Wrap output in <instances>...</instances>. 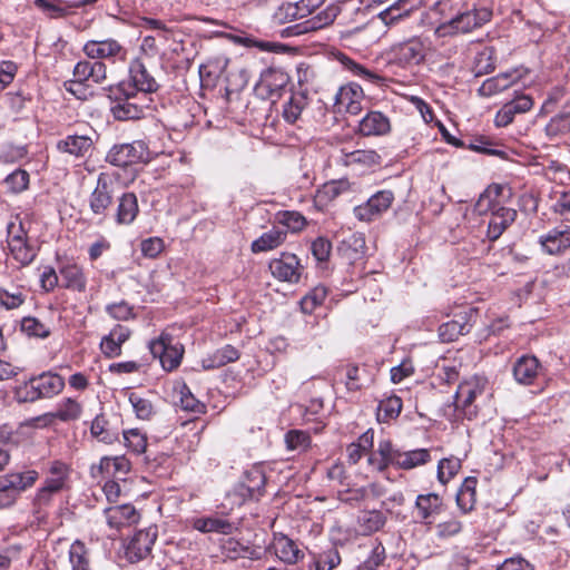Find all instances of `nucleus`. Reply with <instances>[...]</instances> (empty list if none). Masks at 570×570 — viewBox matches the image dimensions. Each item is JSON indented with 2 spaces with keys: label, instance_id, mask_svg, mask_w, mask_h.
Masks as SVG:
<instances>
[{
  "label": "nucleus",
  "instance_id": "1",
  "mask_svg": "<svg viewBox=\"0 0 570 570\" xmlns=\"http://www.w3.org/2000/svg\"><path fill=\"white\" fill-rule=\"evenodd\" d=\"M110 112L116 120H137L146 117L156 109L155 101L150 96L139 94L126 81L120 82L110 94Z\"/></svg>",
  "mask_w": 570,
  "mask_h": 570
},
{
  "label": "nucleus",
  "instance_id": "2",
  "mask_svg": "<svg viewBox=\"0 0 570 570\" xmlns=\"http://www.w3.org/2000/svg\"><path fill=\"white\" fill-rule=\"evenodd\" d=\"M426 460L425 449L402 452L395 449L390 440H381L376 452L368 456V464L377 471H383L389 465L410 470L424 464Z\"/></svg>",
  "mask_w": 570,
  "mask_h": 570
},
{
  "label": "nucleus",
  "instance_id": "3",
  "mask_svg": "<svg viewBox=\"0 0 570 570\" xmlns=\"http://www.w3.org/2000/svg\"><path fill=\"white\" fill-rule=\"evenodd\" d=\"M407 10L400 12L397 7L392 6L389 9L382 11L377 16L376 20H371L364 26L344 31L342 33V39L348 46H354L358 50L366 49L379 41L381 33V28L379 26L380 22L387 26L402 18L403 16H407Z\"/></svg>",
  "mask_w": 570,
  "mask_h": 570
},
{
  "label": "nucleus",
  "instance_id": "4",
  "mask_svg": "<svg viewBox=\"0 0 570 570\" xmlns=\"http://www.w3.org/2000/svg\"><path fill=\"white\" fill-rule=\"evenodd\" d=\"M65 387V380L57 373L43 372L30 377L14 390V399L19 403H32L40 399L58 395Z\"/></svg>",
  "mask_w": 570,
  "mask_h": 570
},
{
  "label": "nucleus",
  "instance_id": "5",
  "mask_svg": "<svg viewBox=\"0 0 570 570\" xmlns=\"http://www.w3.org/2000/svg\"><path fill=\"white\" fill-rule=\"evenodd\" d=\"M119 194L117 176L101 171L97 176L96 186L89 195L88 206L94 216L105 219Z\"/></svg>",
  "mask_w": 570,
  "mask_h": 570
},
{
  "label": "nucleus",
  "instance_id": "6",
  "mask_svg": "<svg viewBox=\"0 0 570 570\" xmlns=\"http://www.w3.org/2000/svg\"><path fill=\"white\" fill-rule=\"evenodd\" d=\"M492 18V10L482 7L451 17L446 22L439 24L435 29L438 37L466 33L489 22Z\"/></svg>",
  "mask_w": 570,
  "mask_h": 570
},
{
  "label": "nucleus",
  "instance_id": "7",
  "mask_svg": "<svg viewBox=\"0 0 570 570\" xmlns=\"http://www.w3.org/2000/svg\"><path fill=\"white\" fill-rule=\"evenodd\" d=\"M426 53L425 39L413 37L404 42L393 45L387 50L386 58L389 63L410 67L424 61Z\"/></svg>",
  "mask_w": 570,
  "mask_h": 570
},
{
  "label": "nucleus",
  "instance_id": "8",
  "mask_svg": "<svg viewBox=\"0 0 570 570\" xmlns=\"http://www.w3.org/2000/svg\"><path fill=\"white\" fill-rule=\"evenodd\" d=\"M151 153L144 140H135L128 144L115 145L106 156V161L112 166L126 167L140 163H148Z\"/></svg>",
  "mask_w": 570,
  "mask_h": 570
},
{
  "label": "nucleus",
  "instance_id": "9",
  "mask_svg": "<svg viewBox=\"0 0 570 570\" xmlns=\"http://www.w3.org/2000/svg\"><path fill=\"white\" fill-rule=\"evenodd\" d=\"M39 474L35 470L13 472L0 478V508L10 507L19 492L31 487Z\"/></svg>",
  "mask_w": 570,
  "mask_h": 570
},
{
  "label": "nucleus",
  "instance_id": "10",
  "mask_svg": "<svg viewBox=\"0 0 570 570\" xmlns=\"http://www.w3.org/2000/svg\"><path fill=\"white\" fill-rule=\"evenodd\" d=\"M174 337L163 332L157 338L149 342L148 347L155 358H158L165 371L175 370L181 362L183 346L174 344Z\"/></svg>",
  "mask_w": 570,
  "mask_h": 570
},
{
  "label": "nucleus",
  "instance_id": "11",
  "mask_svg": "<svg viewBox=\"0 0 570 570\" xmlns=\"http://www.w3.org/2000/svg\"><path fill=\"white\" fill-rule=\"evenodd\" d=\"M272 275L279 282L297 284L305 271L301 259L292 253H281L276 258L271 259L268 264Z\"/></svg>",
  "mask_w": 570,
  "mask_h": 570
},
{
  "label": "nucleus",
  "instance_id": "12",
  "mask_svg": "<svg viewBox=\"0 0 570 570\" xmlns=\"http://www.w3.org/2000/svg\"><path fill=\"white\" fill-rule=\"evenodd\" d=\"M394 202L391 190H380L372 195L364 204L355 206L354 216L361 222H372L385 213Z\"/></svg>",
  "mask_w": 570,
  "mask_h": 570
},
{
  "label": "nucleus",
  "instance_id": "13",
  "mask_svg": "<svg viewBox=\"0 0 570 570\" xmlns=\"http://www.w3.org/2000/svg\"><path fill=\"white\" fill-rule=\"evenodd\" d=\"M158 535L156 525L138 530L126 547V557L130 562H139L146 559L155 544Z\"/></svg>",
  "mask_w": 570,
  "mask_h": 570
},
{
  "label": "nucleus",
  "instance_id": "14",
  "mask_svg": "<svg viewBox=\"0 0 570 570\" xmlns=\"http://www.w3.org/2000/svg\"><path fill=\"white\" fill-rule=\"evenodd\" d=\"M482 393L483 386L478 381L460 384L454 394V411L468 420H472L478 413L476 406L473 403Z\"/></svg>",
  "mask_w": 570,
  "mask_h": 570
},
{
  "label": "nucleus",
  "instance_id": "15",
  "mask_svg": "<svg viewBox=\"0 0 570 570\" xmlns=\"http://www.w3.org/2000/svg\"><path fill=\"white\" fill-rule=\"evenodd\" d=\"M129 78L130 80L127 83H131L139 94L149 96L156 92L160 87L156 78L149 72L144 61L139 58L130 62Z\"/></svg>",
  "mask_w": 570,
  "mask_h": 570
},
{
  "label": "nucleus",
  "instance_id": "16",
  "mask_svg": "<svg viewBox=\"0 0 570 570\" xmlns=\"http://www.w3.org/2000/svg\"><path fill=\"white\" fill-rule=\"evenodd\" d=\"M71 86L81 87L87 82L102 83L106 80V65L101 61H79L73 68Z\"/></svg>",
  "mask_w": 570,
  "mask_h": 570
},
{
  "label": "nucleus",
  "instance_id": "17",
  "mask_svg": "<svg viewBox=\"0 0 570 570\" xmlns=\"http://www.w3.org/2000/svg\"><path fill=\"white\" fill-rule=\"evenodd\" d=\"M364 94L360 85L351 82L340 88L335 95V107L338 111L357 115L362 110Z\"/></svg>",
  "mask_w": 570,
  "mask_h": 570
},
{
  "label": "nucleus",
  "instance_id": "18",
  "mask_svg": "<svg viewBox=\"0 0 570 570\" xmlns=\"http://www.w3.org/2000/svg\"><path fill=\"white\" fill-rule=\"evenodd\" d=\"M83 52L91 59H125L126 50L122 46L114 40H89L83 46Z\"/></svg>",
  "mask_w": 570,
  "mask_h": 570
},
{
  "label": "nucleus",
  "instance_id": "19",
  "mask_svg": "<svg viewBox=\"0 0 570 570\" xmlns=\"http://www.w3.org/2000/svg\"><path fill=\"white\" fill-rule=\"evenodd\" d=\"M266 476L261 466H253L244 474V480L238 487V492L244 499L258 500L263 495Z\"/></svg>",
  "mask_w": 570,
  "mask_h": 570
},
{
  "label": "nucleus",
  "instance_id": "20",
  "mask_svg": "<svg viewBox=\"0 0 570 570\" xmlns=\"http://www.w3.org/2000/svg\"><path fill=\"white\" fill-rule=\"evenodd\" d=\"M542 366L534 355H522L513 364L514 380L522 385H531L539 376Z\"/></svg>",
  "mask_w": 570,
  "mask_h": 570
},
{
  "label": "nucleus",
  "instance_id": "21",
  "mask_svg": "<svg viewBox=\"0 0 570 570\" xmlns=\"http://www.w3.org/2000/svg\"><path fill=\"white\" fill-rule=\"evenodd\" d=\"M518 213L513 208L498 207L492 210L488 222L487 238L495 242L504 230L515 220Z\"/></svg>",
  "mask_w": 570,
  "mask_h": 570
},
{
  "label": "nucleus",
  "instance_id": "22",
  "mask_svg": "<svg viewBox=\"0 0 570 570\" xmlns=\"http://www.w3.org/2000/svg\"><path fill=\"white\" fill-rule=\"evenodd\" d=\"M130 328L124 325H116L109 334L105 335L100 342L101 353L108 358H115L121 355V346L129 340Z\"/></svg>",
  "mask_w": 570,
  "mask_h": 570
},
{
  "label": "nucleus",
  "instance_id": "23",
  "mask_svg": "<svg viewBox=\"0 0 570 570\" xmlns=\"http://www.w3.org/2000/svg\"><path fill=\"white\" fill-rule=\"evenodd\" d=\"M115 220L118 225H130L135 222L139 213L138 199L136 194L126 191L118 194L116 200Z\"/></svg>",
  "mask_w": 570,
  "mask_h": 570
},
{
  "label": "nucleus",
  "instance_id": "24",
  "mask_svg": "<svg viewBox=\"0 0 570 570\" xmlns=\"http://www.w3.org/2000/svg\"><path fill=\"white\" fill-rule=\"evenodd\" d=\"M390 131V119L381 111H368L358 122V132L364 137L384 136Z\"/></svg>",
  "mask_w": 570,
  "mask_h": 570
},
{
  "label": "nucleus",
  "instance_id": "25",
  "mask_svg": "<svg viewBox=\"0 0 570 570\" xmlns=\"http://www.w3.org/2000/svg\"><path fill=\"white\" fill-rule=\"evenodd\" d=\"M272 546L276 557L285 563L294 564L304 558L297 543L283 533L274 534Z\"/></svg>",
  "mask_w": 570,
  "mask_h": 570
},
{
  "label": "nucleus",
  "instance_id": "26",
  "mask_svg": "<svg viewBox=\"0 0 570 570\" xmlns=\"http://www.w3.org/2000/svg\"><path fill=\"white\" fill-rule=\"evenodd\" d=\"M543 250L550 255L560 254L570 247V226L556 227L540 237Z\"/></svg>",
  "mask_w": 570,
  "mask_h": 570
},
{
  "label": "nucleus",
  "instance_id": "27",
  "mask_svg": "<svg viewBox=\"0 0 570 570\" xmlns=\"http://www.w3.org/2000/svg\"><path fill=\"white\" fill-rule=\"evenodd\" d=\"M107 524L111 529L119 530L138 521L139 514L134 505L121 504L105 509Z\"/></svg>",
  "mask_w": 570,
  "mask_h": 570
},
{
  "label": "nucleus",
  "instance_id": "28",
  "mask_svg": "<svg viewBox=\"0 0 570 570\" xmlns=\"http://www.w3.org/2000/svg\"><path fill=\"white\" fill-rule=\"evenodd\" d=\"M62 286L67 289L82 293L87 287V277L81 266L76 263L63 264L59 268Z\"/></svg>",
  "mask_w": 570,
  "mask_h": 570
},
{
  "label": "nucleus",
  "instance_id": "29",
  "mask_svg": "<svg viewBox=\"0 0 570 570\" xmlns=\"http://www.w3.org/2000/svg\"><path fill=\"white\" fill-rule=\"evenodd\" d=\"M472 328L466 313H460L454 320L443 323L439 327V337L441 342L449 343L455 341L459 336L468 334Z\"/></svg>",
  "mask_w": 570,
  "mask_h": 570
},
{
  "label": "nucleus",
  "instance_id": "30",
  "mask_svg": "<svg viewBox=\"0 0 570 570\" xmlns=\"http://www.w3.org/2000/svg\"><path fill=\"white\" fill-rule=\"evenodd\" d=\"M8 247L13 258L21 265L30 264L36 257V249L28 244L22 229L17 235L9 232Z\"/></svg>",
  "mask_w": 570,
  "mask_h": 570
},
{
  "label": "nucleus",
  "instance_id": "31",
  "mask_svg": "<svg viewBox=\"0 0 570 570\" xmlns=\"http://www.w3.org/2000/svg\"><path fill=\"white\" fill-rule=\"evenodd\" d=\"M351 190L347 179L331 180L316 190L314 203L320 208L326 207L331 202Z\"/></svg>",
  "mask_w": 570,
  "mask_h": 570
},
{
  "label": "nucleus",
  "instance_id": "32",
  "mask_svg": "<svg viewBox=\"0 0 570 570\" xmlns=\"http://www.w3.org/2000/svg\"><path fill=\"white\" fill-rule=\"evenodd\" d=\"M92 144L89 136L68 135L57 142V149L77 158H82L91 150Z\"/></svg>",
  "mask_w": 570,
  "mask_h": 570
},
{
  "label": "nucleus",
  "instance_id": "33",
  "mask_svg": "<svg viewBox=\"0 0 570 570\" xmlns=\"http://www.w3.org/2000/svg\"><path fill=\"white\" fill-rule=\"evenodd\" d=\"M306 1L307 0H302L295 3H282L273 13V22L276 24H284L295 19L304 18L307 13L311 12Z\"/></svg>",
  "mask_w": 570,
  "mask_h": 570
},
{
  "label": "nucleus",
  "instance_id": "34",
  "mask_svg": "<svg viewBox=\"0 0 570 570\" xmlns=\"http://www.w3.org/2000/svg\"><path fill=\"white\" fill-rule=\"evenodd\" d=\"M517 80L515 71L502 72L483 81L478 92L482 97H491L510 88Z\"/></svg>",
  "mask_w": 570,
  "mask_h": 570
},
{
  "label": "nucleus",
  "instance_id": "35",
  "mask_svg": "<svg viewBox=\"0 0 570 570\" xmlns=\"http://www.w3.org/2000/svg\"><path fill=\"white\" fill-rule=\"evenodd\" d=\"M288 75L279 69H267L258 83L259 89L266 90L271 97L278 96L279 90L288 82Z\"/></svg>",
  "mask_w": 570,
  "mask_h": 570
},
{
  "label": "nucleus",
  "instance_id": "36",
  "mask_svg": "<svg viewBox=\"0 0 570 570\" xmlns=\"http://www.w3.org/2000/svg\"><path fill=\"white\" fill-rule=\"evenodd\" d=\"M336 14L332 11H323L311 19H307L303 22L296 23L292 27H289V30L292 31V35L298 36L312 31L320 30L328 24H331Z\"/></svg>",
  "mask_w": 570,
  "mask_h": 570
},
{
  "label": "nucleus",
  "instance_id": "37",
  "mask_svg": "<svg viewBox=\"0 0 570 570\" xmlns=\"http://www.w3.org/2000/svg\"><path fill=\"white\" fill-rule=\"evenodd\" d=\"M285 239L286 232L274 227L255 239L250 245V249L253 253L268 252L281 246Z\"/></svg>",
  "mask_w": 570,
  "mask_h": 570
},
{
  "label": "nucleus",
  "instance_id": "38",
  "mask_svg": "<svg viewBox=\"0 0 570 570\" xmlns=\"http://www.w3.org/2000/svg\"><path fill=\"white\" fill-rule=\"evenodd\" d=\"M90 433L99 442H104L106 444H112L119 440L118 429L110 426L104 414H98L94 419L90 426Z\"/></svg>",
  "mask_w": 570,
  "mask_h": 570
},
{
  "label": "nucleus",
  "instance_id": "39",
  "mask_svg": "<svg viewBox=\"0 0 570 570\" xmlns=\"http://www.w3.org/2000/svg\"><path fill=\"white\" fill-rule=\"evenodd\" d=\"M239 358V352L233 345H225L203 360L204 368H218Z\"/></svg>",
  "mask_w": 570,
  "mask_h": 570
},
{
  "label": "nucleus",
  "instance_id": "40",
  "mask_svg": "<svg viewBox=\"0 0 570 570\" xmlns=\"http://www.w3.org/2000/svg\"><path fill=\"white\" fill-rule=\"evenodd\" d=\"M130 470V462L125 456L108 458L105 456L98 464L100 474L111 475L121 479Z\"/></svg>",
  "mask_w": 570,
  "mask_h": 570
},
{
  "label": "nucleus",
  "instance_id": "41",
  "mask_svg": "<svg viewBox=\"0 0 570 570\" xmlns=\"http://www.w3.org/2000/svg\"><path fill=\"white\" fill-rule=\"evenodd\" d=\"M193 527L203 533L216 532L223 534H229L234 529L232 522L216 517L197 518L194 520Z\"/></svg>",
  "mask_w": 570,
  "mask_h": 570
},
{
  "label": "nucleus",
  "instance_id": "42",
  "mask_svg": "<svg viewBox=\"0 0 570 570\" xmlns=\"http://www.w3.org/2000/svg\"><path fill=\"white\" fill-rule=\"evenodd\" d=\"M82 414V405L75 399L67 397L61 400L51 416L61 421L70 422L79 420Z\"/></svg>",
  "mask_w": 570,
  "mask_h": 570
},
{
  "label": "nucleus",
  "instance_id": "43",
  "mask_svg": "<svg viewBox=\"0 0 570 570\" xmlns=\"http://www.w3.org/2000/svg\"><path fill=\"white\" fill-rule=\"evenodd\" d=\"M431 379L430 385L436 389L455 383L459 379V373L454 365L446 364V362L443 361L442 364H435Z\"/></svg>",
  "mask_w": 570,
  "mask_h": 570
},
{
  "label": "nucleus",
  "instance_id": "44",
  "mask_svg": "<svg viewBox=\"0 0 570 570\" xmlns=\"http://www.w3.org/2000/svg\"><path fill=\"white\" fill-rule=\"evenodd\" d=\"M341 160L346 166L360 164L370 167L379 165L381 157L375 150L357 149L353 151H345V149H342Z\"/></svg>",
  "mask_w": 570,
  "mask_h": 570
},
{
  "label": "nucleus",
  "instance_id": "45",
  "mask_svg": "<svg viewBox=\"0 0 570 570\" xmlns=\"http://www.w3.org/2000/svg\"><path fill=\"white\" fill-rule=\"evenodd\" d=\"M501 187L498 185L489 186L483 193L480 194L475 205L474 212L479 215H485L500 207L497 203V198L500 195Z\"/></svg>",
  "mask_w": 570,
  "mask_h": 570
},
{
  "label": "nucleus",
  "instance_id": "46",
  "mask_svg": "<svg viewBox=\"0 0 570 570\" xmlns=\"http://www.w3.org/2000/svg\"><path fill=\"white\" fill-rule=\"evenodd\" d=\"M340 61L354 76L360 77L364 81L375 85H379L382 81H384V78L382 76H380L373 70L367 69L363 65L357 63L356 61H354L353 59L348 58L345 55H341Z\"/></svg>",
  "mask_w": 570,
  "mask_h": 570
},
{
  "label": "nucleus",
  "instance_id": "47",
  "mask_svg": "<svg viewBox=\"0 0 570 570\" xmlns=\"http://www.w3.org/2000/svg\"><path fill=\"white\" fill-rule=\"evenodd\" d=\"M570 130V102H568L562 111L552 117L546 126V132L550 137L563 135Z\"/></svg>",
  "mask_w": 570,
  "mask_h": 570
},
{
  "label": "nucleus",
  "instance_id": "48",
  "mask_svg": "<svg viewBox=\"0 0 570 570\" xmlns=\"http://www.w3.org/2000/svg\"><path fill=\"white\" fill-rule=\"evenodd\" d=\"M385 517L381 511H363L358 515V525L363 534L379 531L385 524Z\"/></svg>",
  "mask_w": 570,
  "mask_h": 570
},
{
  "label": "nucleus",
  "instance_id": "49",
  "mask_svg": "<svg viewBox=\"0 0 570 570\" xmlns=\"http://www.w3.org/2000/svg\"><path fill=\"white\" fill-rule=\"evenodd\" d=\"M495 68L494 50L492 48H484L476 53L473 61V72L475 77H481L490 73Z\"/></svg>",
  "mask_w": 570,
  "mask_h": 570
},
{
  "label": "nucleus",
  "instance_id": "50",
  "mask_svg": "<svg viewBox=\"0 0 570 570\" xmlns=\"http://www.w3.org/2000/svg\"><path fill=\"white\" fill-rule=\"evenodd\" d=\"M307 105V98L303 94H292L288 101L284 105L283 117L289 122L294 124L301 116L302 111Z\"/></svg>",
  "mask_w": 570,
  "mask_h": 570
},
{
  "label": "nucleus",
  "instance_id": "51",
  "mask_svg": "<svg viewBox=\"0 0 570 570\" xmlns=\"http://www.w3.org/2000/svg\"><path fill=\"white\" fill-rule=\"evenodd\" d=\"M125 446L134 454L139 455L146 451L147 436L139 429L122 432Z\"/></svg>",
  "mask_w": 570,
  "mask_h": 570
},
{
  "label": "nucleus",
  "instance_id": "52",
  "mask_svg": "<svg viewBox=\"0 0 570 570\" xmlns=\"http://www.w3.org/2000/svg\"><path fill=\"white\" fill-rule=\"evenodd\" d=\"M275 219L292 233L301 232L306 225V218L294 210H281L275 215Z\"/></svg>",
  "mask_w": 570,
  "mask_h": 570
},
{
  "label": "nucleus",
  "instance_id": "53",
  "mask_svg": "<svg viewBox=\"0 0 570 570\" xmlns=\"http://www.w3.org/2000/svg\"><path fill=\"white\" fill-rule=\"evenodd\" d=\"M475 478H466L456 494L458 505L465 512L472 509L475 501Z\"/></svg>",
  "mask_w": 570,
  "mask_h": 570
},
{
  "label": "nucleus",
  "instance_id": "54",
  "mask_svg": "<svg viewBox=\"0 0 570 570\" xmlns=\"http://www.w3.org/2000/svg\"><path fill=\"white\" fill-rule=\"evenodd\" d=\"M327 288L323 285L315 286L301 301V309L305 314H312L314 309L322 305L327 296Z\"/></svg>",
  "mask_w": 570,
  "mask_h": 570
},
{
  "label": "nucleus",
  "instance_id": "55",
  "mask_svg": "<svg viewBox=\"0 0 570 570\" xmlns=\"http://www.w3.org/2000/svg\"><path fill=\"white\" fill-rule=\"evenodd\" d=\"M402 410V400L399 396H389L380 401L377 406V417L382 421H389L399 416Z\"/></svg>",
  "mask_w": 570,
  "mask_h": 570
},
{
  "label": "nucleus",
  "instance_id": "56",
  "mask_svg": "<svg viewBox=\"0 0 570 570\" xmlns=\"http://www.w3.org/2000/svg\"><path fill=\"white\" fill-rule=\"evenodd\" d=\"M69 560L72 570H89V559L86 546L77 540L69 549Z\"/></svg>",
  "mask_w": 570,
  "mask_h": 570
},
{
  "label": "nucleus",
  "instance_id": "57",
  "mask_svg": "<svg viewBox=\"0 0 570 570\" xmlns=\"http://www.w3.org/2000/svg\"><path fill=\"white\" fill-rule=\"evenodd\" d=\"M21 331L28 336L46 338L50 335V328L32 316L23 317L21 321Z\"/></svg>",
  "mask_w": 570,
  "mask_h": 570
},
{
  "label": "nucleus",
  "instance_id": "58",
  "mask_svg": "<svg viewBox=\"0 0 570 570\" xmlns=\"http://www.w3.org/2000/svg\"><path fill=\"white\" fill-rule=\"evenodd\" d=\"M29 178L28 171L18 168L6 177L4 183L9 191L19 194L28 188Z\"/></svg>",
  "mask_w": 570,
  "mask_h": 570
},
{
  "label": "nucleus",
  "instance_id": "59",
  "mask_svg": "<svg viewBox=\"0 0 570 570\" xmlns=\"http://www.w3.org/2000/svg\"><path fill=\"white\" fill-rule=\"evenodd\" d=\"M285 443L288 450L305 451L311 445V436L307 432L291 430L285 434Z\"/></svg>",
  "mask_w": 570,
  "mask_h": 570
},
{
  "label": "nucleus",
  "instance_id": "60",
  "mask_svg": "<svg viewBox=\"0 0 570 570\" xmlns=\"http://www.w3.org/2000/svg\"><path fill=\"white\" fill-rule=\"evenodd\" d=\"M460 468L459 459L449 458L440 460L438 464V480L441 484H446L458 473Z\"/></svg>",
  "mask_w": 570,
  "mask_h": 570
},
{
  "label": "nucleus",
  "instance_id": "61",
  "mask_svg": "<svg viewBox=\"0 0 570 570\" xmlns=\"http://www.w3.org/2000/svg\"><path fill=\"white\" fill-rule=\"evenodd\" d=\"M106 313L116 321H129L135 317L132 306L125 301L108 304Z\"/></svg>",
  "mask_w": 570,
  "mask_h": 570
},
{
  "label": "nucleus",
  "instance_id": "62",
  "mask_svg": "<svg viewBox=\"0 0 570 570\" xmlns=\"http://www.w3.org/2000/svg\"><path fill=\"white\" fill-rule=\"evenodd\" d=\"M129 402L138 419L149 420L154 414V406L147 399L139 396L136 393L129 395Z\"/></svg>",
  "mask_w": 570,
  "mask_h": 570
},
{
  "label": "nucleus",
  "instance_id": "63",
  "mask_svg": "<svg viewBox=\"0 0 570 570\" xmlns=\"http://www.w3.org/2000/svg\"><path fill=\"white\" fill-rule=\"evenodd\" d=\"M223 548L230 559H237V558H253L254 550H252L249 547H246L238 542L237 540H234L232 538L227 539Z\"/></svg>",
  "mask_w": 570,
  "mask_h": 570
},
{
  "label": "nucleus",
  "instance_id": "64",
  "mask_svg": "<svg viewBox=\"0 0 570 570\" xmlns=\"http://www.w3.org/2000/svg\"><path fill=\"white\" fill-rule=\"evenodd\" d=\"M384 560L385 549L381 543H379L373 548L368 558L362 562L356 570H377Z\"/></svg>",
  "mask_w": 570,
  "mask_h": 570
}]
</instances>
